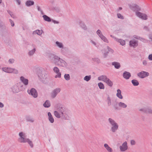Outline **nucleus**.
<instances>
[{
  "label": "nucleus",
  "mask_w": 152,
  "mask_h": 152,
  "mask_svg": "<svg viewBox=\"0 0 152 152\" xmlns=\"http://www.w3.org/2000/svg\"><path fill=\"white\" fill-rule=\"evenodd\" d=\"M56 110L54 112V116L57 118L66 119L68 118V110L61 104H58L54 106Z\"/></svg>",
  "instance_id": "nucleus-1"
},
{
  "label": "nucleus",
  "mask_w": 152,
  "mask_h": 152,
  "mask_svg": "<svg viewBox=\"0 0 152 152\" xmlns=\"http://www.w3.org/2000/svg\"><path fill=\"white\" fill-rule=\"evenodd\" d=\"M48 56L52 62L58 66L63 67H65L67 66V64L64 60L54 54H48Z\"/></svg>",
  "instance_id": "nucleus-2"
},
{
  "label": "nucleus",
  "mask_w": 152,
  "mask_h": 152,
  "mask_svg": "<svg viewBox=\"0 0 152 152\" xmlns=\"http://www.w3.org/2000/svg\"><path fill=\"white\" fill-rule=\"evenodd\" d=\"M19 138L18 139V141L20 143L27 142L31 148L33 147V145L32 141L28 138H26V134L25 133L21 132L18 134Z\"/></svg>",
  "instance_id": "nucleus-3"
},
{
  "label": "nucleus",
  "mask_w": 152,
  "mask_h": 152,
  "mask_svg": "<svg viewBox=\"0 0 152 152\" xmlns=\"http://www.w3.org/2000/svg\"><path fill=\"white\" fill-rule=\"evenodd\" d=\"M28 94L32 96L34 98H36L38 97V93L36 89L34 88L27 90Z\"/></svg>",
  "instance_id": "nucleus-4"
},
{
  "label": "nucleus",
  "mask_w": 152,
  "mask_h": 152,
  "mask_svg": "<svg viewBox=\"0 0 152 152\" xmlns=\"http://www.w3.org/2000/svg\"><path fill=\"white\" fill-rule=\"evenodd\" d=\"M37 73L39 77L42 78L45 77L46 74L44 69L42 68H39L38 70Z\"/></svg>",
  "instance_id": "nucleus-5"
},
{
  "label": "nucleus",
  "mask_w": 152,
  "mask_h": 152,
  "mask_svg": "<svg viewBox=\"0 0 152 152\" xmlns=\"http://www.w3.org/2000/svg\"><path fill=\"white\" fill-rule=\"evenodd\" d=\"M128 6L130 9L134 11L139 12L141 10V8L138 5L135 4H129Z\"/></svg>",
  "instance_id": "nucleus-6"
},
{
  "label": "nucleus",
  "mask_w": 152,
  "mask_h": 152,
  "mask_svg": "<svg viewBox=\"0 0 152 152\" xmlns=\"http://www.w3.org/2000/svg\"><path fill=\"white\" fill-rule=\"evenodd\" d=\"M61 91V89L60 88H57L53 90L50 93L51 98L53 99L55 98Z\"/></svg>",
  "instance_id": "nucleus-7"
},
{
  "label": "nucleus",
  "mask_w": 152,
  "mask_h": 152,
  "mask_svg": "<svg viewBox=\"0 0 152 152\" xmlns=\"http://www.w3.org/2000/svg\"><path fill=\"white\" fill-rule=\"evenodd\" d=\"M135 14L137 17L142 20H147L148 19V16L145 13L139 12H135Z\"/></svg>",
  "instance_id": "nucleus-8"
},
{
  "label": "nucleus",
  "mask_w": 152,
  "mask_h": 152,
  "mask_svg": "<svg viewBox=\"0 0 152 152\" xmlns=\"http://www.w3.org/2000/svg\"><path fill=\"white\" fill-rule=\"evenodd\" d=\"M149 75V74L148 72L144 71H142L137 74L138 76L141 78H143L148 76Z\"/></svg>",
  "instance_id": "nucleus-9"
},
{
  "label": "nucleus",
  "mask_w": 152,
  "mask_h": 152,
  "mask_svg": "<svg viewBox=\"0 0 152 152\" xmlns=\"http://www.w3.org/2000/svg\"><path fill=\"white\" fill-rule=\"evenodd\" d=\"M53 71L55 73L57 74L55 76V78L61 77V73L59 72L60 70L58 67H54L53 69Z\"/></svg>",
  "instance_id": "nucleus-10"
},
{
  "label": "nucleus",
  "mask_w": 152,
  "mask_h": 152,
  "mask_svg": "<svg viewBox=\"0 0 152 152\" xmlns=\"http://www.w3.org/2000/svg\"><path fill=\"white\" fill-rule=\"evenodd\" d=\"M119 148L120 151L122 152H124L128 148L127 142H124L120 146Z\"/></svg>",
  "instance_id": "nucleus-11"
},
{
  "label": "nucleus",
  "mask_w": 152,
  "mask_h": 152,
  "mask_svg": "<svg viewBox=\"0 0 152 152\" xmlns=\"http://www.w3.org/2000/svg\"><path fill=\"white\" fill-rule=\"evenodd\" d=\"M129 45L130 47L135 48L138 45V41L134 39H133L129 41Z\"/></svg>",
  "instance_id": "nucleus-12"
},
{
  "label": "nucleus",
  "mask_w": 152,
  "mask_h": 152,
  "mask_svg": "<svg viewBox=\"0 0 152 152\" xmlns=\"http://www.w3.org/2000/svg\"><path fill=\"white\" fill-rule=\"evenodd\" d=\"M20 90H21V89H20ZM12 92L14 93L18 92L20 91V89L18 88V84L13 86L12 88Z\"/></svg>",
  "instance_id": "nucleus-13"
},
{
  "label": "nucleus",
  "mask_w": 152,
  "mask_h": 152,
  "mask_svg": "<svg viewBox=\"0 0 152 152\" xmlns=\"http://www.w3.org/2000/svg\"><path fill=\"white\" fill-rule=\"evenodd\" d=\"M32 46H33L34 48L31 50H30L28 52V54L30 56H33L34 53H35L36 51V48L35 46L33 44L32 45Z\"/></svg>",
  "instance_id": "nucleus-14"
},
{
  "label": "nucleus",
  "mask_w": 152,
  "mask_h": 152,
  "mask_svg": "<svg viewBox=\"0 0 152 152\" xmlns=\"http://www.w3.org/2000/svg\"><path fill=\"white\" fill-rule=\"evenodd\" d=\"M110 36L114 38L115 39L116 41L120 43V44L121 45H124L125 44V41L121 39H119L118 38H116L115 37H114V36L111 35Z\"/></svg>",
  "instance_id": "nucleus-15"
},
{
  "label": "nucleus",
  "mask_w": 152,
  "mask_h": 152,
  "mask_svg": "<svg viewBox=\"0 0 152 152\" xmlns=\"http://www.w3.org/2000/svg\"><path fill=\"white\" fill-rule=\"evenodd\" d=\"M20 80L25 86H26L28 85V80L27 79L25 78L24 77H20Z\"/></svg>",
  "instance_id": "nucleus-16"
},
{
  "label": "nucleus",
  "mask_w": 152,
  "mask_h": 152,
  "mask_svg": "<svg viewBox=\"0 0 152 152\" xmlns=\"http://www.w3.org/2000/svg\"><path fill=\"white\" fill-rule=\"evenodd\" d=\"M118 128V125L117 123L111 126V130L113 133L116 132Z\"/></svg>",
  "instance_id": "nucleus-17"
},
{
  "label": "nucleus",
  "mask_w": 152,
  "mask_h": 152,
  "mask_svg": "<svg viewBox=\"0 0 152 152\" xmlns=\"http://www.w3.org/2000/svg\"><path fill=\"white\" fill-rule=\"evenodd\" d=\"M118 103L116 101H115L112 102L113 107L115 110H120V108H119V106L118 105Z\"/></svg>",
  "instance_id": "nucleus-18"
},
{
  "label": "nucleus",
  "mask_w": 152,
  "mask_h": 152,
  "mask_svg": "<svg viewBox=\"0 0 152 152\" xmlns=\"http://www.w3.org/2000/svg\"><path fill=\"white\" fill-rule=\"evenodd\" d=\"M108 79V78L105 75H101L98 78V80L102 81L104 82H105Z\"/></svg>",
  "instance_id": "nucleus-19"
},
{
  "label": "nucleus",
  "mask_w": 152,
  "mask_h": 152,
  "mask_svg": "<svg viewBox=\"0 0 152 152\" xmlns=\"http://www.w3.org/2000/svg\"><path fill=\"white\" fill-rule=\"evenodd\" d=\"M34 4V1L31 0H27L25 3V5L28 7H29L33 5Z\"/></svg>",
  "instance_id": "nucleus-20"
},
{
  "label": "nucleus",
  "mask_w": 152,
  "mask_h": 152,
  "mask_svg": "<svg viewBox=\"0 0 152 152\" xmlns=\"http://www.w3.org/2000/svg\"><path fill=\"white\" fill-rule=\"evenodd\" d=\"M48 119L49 121L51 123H54V118L50 112H48Z\"/></svg>",
  "instance_id": "nucleus-21"
},
{
  "label": "nucleus",
  "mask_w": 152,
  "mask_h": 152,
  "mask_svg": "<svg viewBox=\"0 0 152 152\" xmlns=\"http://www.w3.org/2000/svg\"><path fill=\"white\" fill-rule=\"evenodd\" d=\"M123 76L126 79H128L131 76V75L129 72L126 71L123 73Z\"/></svg>",
  "instance_id": "nucleus-22"
},
{
  "label": "nucleus",
  "mask_w": 152,
  "mask_h": 152,
  "mask_svg": "<svg viewBox=\"0 0 152 152\" xmlns=\"http://www.w3.org/2000/svg\"><path fill=\"white\" fill-rule=\"evenodd\" d=\"M112 65L114 66L115 68L119 69L121 67L120 63L117 62H112Z\"/></svg>",
  "instance_id": "nucleus-23"
},
{
  "label": "nucleus",
  "mask_w": 152,
  "mask_h": 152,
  "mask_svg": "<svg viewBox=\"0 0 152 152\" xmlns=\"http://www.w3.org/2000/svg\"><path fill=\"white\" fill-rule=\"evenodd\" d=\"M117 93L116 95L118 97L121 99H122L123 98V97L121 93V91L120 89H118L117 91Z\"/></svg>",
  "instance_id": "nucleus-24"
},
{
  "label": "nucleus",
  "mask_w": 152,
  "mask_h": 152,
  "mask_svg": "<svg viewBox=\"0 0 152 152\" xmlns=\"http://www.w3.org/2000/svg\"><path fill=\"white\" fill-rule=\"evenodd\" d=\"M118 105L120 109L121 108H126L127 107V105L126 104L122 102H118Z\"/></svg>",
  "instance_id": "nucleus-25"
},
{
  "label": "nucleus",
  "mask_w": 152,
  "mask_h": 152,
  "mask_svg": "<svg viewBox=\"0 0 152 152\" xmlns=\"http://www.w3.org/2000/svg\"><path fill=\"white\" fill-rule=\"evenodd\" d=\"M104 147L107 150L108 152H113V150L107 144H104Z\"/></svg>",
  "instance_id": "nucleus-26"
},
{
  "label": "nucleus",
  "mask_w": 152,
  "mask_h": 152,
  "mask_svg": "<svg viewBox=\"0 0 152 152\" xmlns=\"http://www.w3.org/2000/svg\"><path fill=\"white\" fill-rule=\"evenodd\" d=\"M56 46L60 48L63 49L64 48V45L62 42L56 41Z\"/></svg>",
  "instance_id": "nucleus-27"
},
{
  "label": "nucleus",
  "mask_w": 152,
  "mask_h": 152,
  "mask_svg": "<svg viewBox=\"0 0 152 152\" xmlns=\"http://www.w3.org/2000/svg\"><path fill=\"white\" fill-rule=\"evenodd\" d=\"M43 32V31L42 30H37L33 32V34L34 35L35 34H37L39 35H41L42 33Z\"/></svg>",
  "instance_id": "nucleus-28"
},
{
  "label": "nucleus",
  "mask_w": 152,
  "mask_h": 152,
  "mask_svg": "<svg viewBox=\"0 0 152 152\" xmlns=\"http://www.w3.org/2000/svg\"><path fill=\"white\" fill-rule=\"evenodd\" d=\"M43 106L46 108H48L50 106V101L48 100H47L43 104Z\"/></svg>",
  "instance_id": "nucleus-29"
},
{
  "label": "nucleus",
  "mask_w": 152,
  "mask_h": 152,
  "mask_svg": "<svg viewBox=\"0 0 152 152\" xmlns=\"http://www.w3.org/2000/svg\"><path fill=\"white\" fill-rule=\"evenodd\" d=\"M108 121L111 126L117 123L113 119L110 118H108Z\"/></svg>",
  "instance_id": "nucleus-30"
},
{
  "label": "nucleus",
  "mask_w": 152,
  "mask_h": 152,
  "mask_svg": "<svg viewBox=\"0 0 152 152\" xmlns=\"http://www.w3.org/2000/svg\"><path fill=\"white\" fill-rule=\"evenodd\" d=\"M102 53L103 54L104 57V58H106L108 55L109 51L106 50L105 49H104L101 50Z\"/></svg>",
  "instance_id": "nucleus-31"
},
{
  "label": "nucleus",
  "mask_w": 152,
  "mask_h": 152,
  "mask_svg": "<svg viewBox=\"0 0 152 152\" xmlns=\"http://www.w3.org/2000/svg\"><path fill=\"white\" fill-rule=\"evenodd\" d=\"M80 25L81 28L85 30L87 29V27L84 23L80 22Z\"/></svg>",
  "instance_id": "nucleus-32"
},
{
  "label": "nucleus",
  "mask_w": 152,
  "mask_h": 152,
  "mask_svg": "<svg viewBox=\"0 0 152 152\" xmlns=\"http://www.w3.org/2000/svg\"><path fill=\"white\" fill-rule=\"evenodd\" d=\"M26 120L27 121L31 123H33L34 121V119L29 116H27L26 117Z\"/></svg>",
  "instance_id": "nucleus-33"
},
{
  "label": "nucleus",
  "mask_w": 152,
  "mask_h": 152,
  "mask_svg": "<svg viewBox=\"0 0 152 152\" xmlns=\"http://www.w3.org/2000/svg\"><path fill=\"white\" fill-rule=\"evenodd\" d=\"M107 105L110 106L112 104V102L110 97L108 96L107 99Z\"/></svg>",
  "instance_id": "nucleus-34"
},
{
  "label": "nucleus",
  "mask_w": 152,
  "mask_h": 152,
  "mask_svg": "<svg viewBox=\"0 0 152 152\" xmlns=\"http://www.w3.org/2000/svg\"><path fill=\"white\" fill-rule=\"evenodd\" d=\"M146 113L148 114H152V108L151 107H146Z\"/></svg>",
  "instance_id": "nucleus-35"
},
{
  "label": "nucleus",
  "mask_w": 152,
  "mask_h": 152,
  "mask_svg": "<svg viewBox=\"0 0 152 152\" xmlns=\"http://www.w3.org/2000/svg\"><path fill=\"white\" fill-rule=\"evenodd\" d=\"M132 83L133 85L134 86H137L139 84V83L138 81L136 80H132Z\"/></svg>",
  "instance_id": "nucleus-36"
},
{
  "label": "nucleus",
  "mask_w": 152,
  "mask_h": 152,
  "mask_svg": "<svg viewBox=\"0 0 152 152\" xmlns=\"http://www.w3.org/2000/svg\"><path fill=\"white\" fill-rule=\"evenodd\" d=\"M44 20L46 21L50 22L51 21V19L50 17L46 15H44L42 16Z\"/></svg>",
  "instance_id": "nucleus-37"
},
{
  "label": "nucleus",
  "mask_w": 152,
  "mask_h": 152,
  "mask_svg": "<svg viewBox=\"0 0 152 152\" xmlns=\"http://www.w3.org/2000/svg\"><path fill=\"white\" fill-rule=\"evenodd\" d=\"M109 86L111 87L113 85L112 82L110 79L108 78L105 82Z\"/></svg>",
  "instance_id": "nucleus-38"
},
{
  "label": "nucleus",
  "mask_w": 152,
  "mask_h": 152,
  "mask_svg": "<svg viewBox=\"0 0 152 152\" xmlns=\"http://www.w3.org/2000/svg\"><path fill=\"white\" fill-rule=\"evenodd\" d=\"M101 39L104 42L108 43L109 42L107 38L103 35L100 37Z\"/></svg>",
  "instance_id": "nucleus-39"
},
{
  "label": "nucleus",
  "mask_w": 152,
  "mask_h": 152,
  "mask_svg": "<svg viewBox=\"0 0 152 152\" xmlns=\"http://www.w3.org/2000/svg\"><path fill=\"white\" fill-rule=\"evenodd\" d=\"M98 86L100 89H104V86L103 83L100 82L98 83Z\"/></svg>",
  "instance_id": "nucleus-40"
},
{
  "label": "nucleus",
  "mask_w": 152,
  "mask_h": 152,
  "mask_svg": "<svg viewBox=\"0 0 152 152\" xmlns=\"http://www.w3.org/2000/svg\"><path fill=\"white\" fill-rule=\"evenodd\" d=\"M91 79V75H87L84 77V80L86 81H88L90 80Z\"/></svg>",
  "instance_id": "nucleus-41"
},
{
  "label": "nucleus",
  "mask_w": 152,
  "mask_h": 152,
  "mask_svg": "<svg viewBox=\"0 0 152 152\" xmlns=\"http://www.w3.org/2000/svg\"><path fill=\"white\" fill-rule=\"evenodd\" d=\"M92 60L98 64H99L100 62V59L98 58H94L92 59Z\"/></svg>",
  "instance_id": "nucleus-42"
},
{
  "label": "nucleus",
  "mask_w": 152,
  "mask_h": 152,
  "mask_svg": "<svg viewBox=\"0 0 152 152\" xmlns=\"http://www.w3.org/2000/svg\"><path fill=\"white\" fill-rule=\"evenodd\" d=\"M64 77L66 80H69L70 79V76L69 74H65L64 75Z\"/></svg>",
  "instance_id": "nucleus-43"
},
{
  "label": "nucleus",
  "mask_w": 152,
  "mask_h": 152,
  "mask_svg": "<svg viewBox=\"0 0 152 152\" xmlns=\"http://www.w3.org/2000/svg\"><path fill=\"white\" fill-rule=\"evenodd\" d=\"M139 111H142L144 113H146V107H144L139 109Z\"/></svg>",
  "instance_id": "nucleus-44"
},
{
  "label": "nucleus",
  "mask_w": 152,
  "mask_h": 152,
  "mask_svg": "<svg viewBox=\"0 0 152 152\" xmlns=\"http://www.w3.org/2000/svg\"><path fill=\"white\" fill-rule=\"evenodd\" d=\"M96 33L99 37L103 35L101 31L100 30H98L96 31Z\"/></svg>",
  "instance_id": "nucleus-45"
},
{
  "label": "nucleus",
  "mask_w": 152,
  "mask_h": 152,
  "mask_svg": "<svg viewBox=\"0 0 152 152\" xmlns=\"http://www.w3.org/2000/svg\"><path fill=\"white\" fill-rule=\"evenodd\" d=\"M117 16L118 18L123 19H124V17L120 13H118L117 14Z\"/></svg>",
  "instance_id": "nucleus-46"
},
{
  "label": "nucleus",
  "mask_w": 152,
  "mask_h": 152,
  "mask_svg": "<svg viewBox=\"0 0 152 152\" xmlns=\"http://www.w3.org/2000/svg\"><path fill=\"white\" fill-rule=\"evenodd\" d=\"M15 60L13 58L10 59L8 60V62L9 64H13L15 62Z\"/></svg>",
  "instance_id": "nucleus-47"
},
{
  "label": "nucleus",
  "mask_w": 152,
  "mask_h": 152,
  "mask_svg": "<svg viewBox=\"0 0 152 152\" xmlns=\"http://www.w3.org/2000/svg\"><path fill=\"white\" fill-rule=\"evenodd\" d=\"M107 48L109 52H110L111 53H113V49L110 48L109 47L107 46Z\"/></svg>",
  "instance_id": "nucleus-48"
},
{
  "label": "nucleus",
  "mask_w": 152,
  "mask_h": 152,
  "mask_svg": "<svg viewBox=\"0 0 152 152\" xmlns=\"http://www.w3.org/2000/svg\"><path fill=\"white\" fill-rule=\"evenodd\" d=\"M13 68H8V73H12L13 72Z\"/></svg>",
  "instance_id": "nucleus-49"
},
{
  "label": "nucleus",
  "mask_w": 152,
  "mask_h": 152,
  "mask_svg": "<svg viewBox=\"0 0 152 152\" xmlns=\"http://www.w3.org/2000/svg\"><path fill=\"white\" fill-rule=\"evenodd\" d=\"M12 73H14L16 74H17L18 73V71L16 69L13 68Z\"/></svg>",
  "instance_id": "nucleus-50"
},
{
  "label": "nucleus",
  "mask_w": 152,
  "mask_h": 152,
  "mask_svg": "<svg viewBox=\"0 0 152 152\" xmlns=\"http://www.w3.org/2000/svg\"><path fill=\"white\" fill-rule=\"evenodd\" d=\"M9 21L11 23V26H14L15 25L14 22L10 19H9Z\"/></svg>",
  "instance_id": "nucleus-51"
},
{
  "label": "nucleus",
  "mask_w": 152,
  "mask_h": 152,
  "mask_svg": "<svg viewBox=\"0 0 152 152\" xmlns=\"http://www.w3.org/2000/svg\"><path fill=\"white\" fill-rule=\"evenodd\" d=\"M90 42L94 45L96 47H97L96 46V43L95 41L91 40Z\"/></svg>",
  "instance_id": "nucleus-52"
},
{
  "label": "nucleus",
  "mask_w": 152,
  "mask_h": 152,
  "mask_svg": "<svg viewBox=\"0 0 152 152\" xmlns=\"http://www.w3.org/2000/svg\"><path fill=\"white\" fill-rule=\"evenodd\" d=\"M2 70L5 72L8 73V68H2Z\"/></svg>",
  "instance_id": "nucleus-53"
},
{
  "label": "nucleus",
  "mask_w": 152,
  "mask_h": 152,
  "mask_svg": "<svg viewBox=\"0 0 152 152\" xmlns=\"http://www.w3.org/2000/svg\"><path fill=\"white\" fill-rule=\"evenodd\" d=\"M131 144L132 145H134L135 144V142L134 140H132L131 141Z\"/></svg>",
  "instance_id": "nucleus-54"
},
{
  "label": "nucleus",
  "mask_w": 152,
  "mask_h": 152,
  "mask_svg": "<svg viewBox=\"0 0 152 152\" xmlns=\"http://www.w3.org/2000/svg\"><path fill=\"white\" fill-rule=\"evenodd\" d=\"M148 58L149 60L152 61V54L149 55Z\"/></svg>",
  "instance_id": "nucleus-55"
},
{
  "label": "nucleus",
  "mask_w": 152,
  "mask_h": 152,
  "mask_svg": "<svg viewBox=\"0 0 152 152\" xmlns=\"http://www.w3.org/2000/svg\"><path fill=\"white\" fill-rule=\"evenodd\" d=\"M142 64L144 66H146L147 65V63L146 61L144 60L142 61Z\"/></svg>",
  "instance_id": "nucleus-56"
},
{
  "label": "nucleus",
  "mask_w": 152,
  "mask_h": 152,
  "mask_svg": "<svg viewBox=\"0 0 152 152\" xmlns=\"http://www.w3.org/2000/svg\"><path fill=\"white\" fill-rule=\"evenodd\" d=\"M37 9L38 11L40 12L42 10V9L39 6H37Z\"/></svg>",
  "instance_id": "nucleus-57"
},
{
  "label": "nucleus",
  "mask_w": 152,
  "mask_h": 152,
  "mask_svg": "<svg viewBox=\"0 0 152 152\" xmlns=\"http://www.w3.org/2000/svg\"><path fill=\"white\" fill-rule=\"evenodd\" d=\"M52 21L55 24V23L58 24V23H59L58 21L55 20H52Z\"/></svg>",
  "instance_id": "nucleus-58"
},
{
  "label": "nucleus",
  "mask_w": 152,
  "mask_h": 152,
  "mask_svg": "<svg viewBox=\"0 0 152 152\" xmlns=\"http://www.w3.org/2000/svg\"><path fill=\"white\" fill-rule=\"evenodd\" d=\"M4 107V104L0 102V107L2 108Z\"/></svg>",
  "instance_id": "nucleus-59"
},
{
  "label": "nucleus",
  "mask_w": 152,
  "mask_h": 152,
  "mask_svg": "<svg viewBox=\"0 0 152 152\" xmlns=\"http://www.w3.org/2000/svg\"><path fill=\"white\" fill-rule=\"evenodd\" d=\"M149 38L152 41V34H150L149 36Z\"/></svg>",
  "instance_id": "nucleus-60"
},
{
  "label": "nucleus",
  "mask_w": 152,
  "mask_h": 152,
  "mask_svg": "<svg viewBox=\"0 0 152 152\" xmlns=\"http://www.w3.org/2000/svg\"><path fill=\"white\" fill-rule=\"evenodd\" d=\"M9 13L10 14V16L12 17H13V14L12 13V12H9Z\"/></svg>",
  "instance_id": "nucleus-61"
},
{
  "label": "nucleus",
  "mask_w": 152,
  "mask_h": 152,
  "mask_svg": "<svg viewBox=\"0 0 152 152\" xmlns=\"http://www.w3.org/2000/svg\"><path fill=\"white\" fill-rule=\"evenodd\" d=\"M134 38H135L136 39H140V37H137H137L135 35L134 36Z\"/></svg>",
  "instance_id": "nucleus-62"
},
{
  "label": "nucleus",
  "mask_w": 152,
  "mask_h": 152,
  "mask_svg": "<svg viewBox=\"0 0 152 152\" xmlns=\"http://www.w3.org/2000/svg\"><path fill=\"white\" fill-rule=\"evenodd\" d=\"M40 12H41V14L42 15H43L44 14L42 10Z\"/></svg>",
  "instance_id": "nucleus-63"
},
{
  "label": "nucleus",
  "mask_w": 152,
  "mask_h": 152,
  "mask_svg": "<svg viewBox=\"0 0 152 152\" xmlns=\"http://www.w3.org/2000/svg\"><path fill=\"white\" fill-rule=\"evenodd\" d=\"M140 39V40H144V39L143 38H140V39Z\"/></svg>",
  "instance_id": "nucleus-64"
}]
</instances>
